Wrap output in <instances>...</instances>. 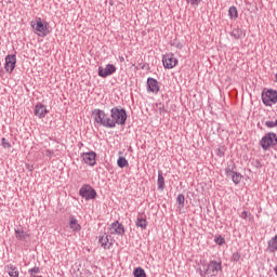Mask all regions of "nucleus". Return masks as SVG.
Instances as JSON below:
<instances>
[{"instance_id": "nucleus-37", "label": "nucleus", "mask_w": 277, "mask_h": 277, "mask_svg": "<svg viewBox=\"0 0 277 277\" xmlns=\"http://www.w3.org/2000/svg\"><path fill=\"white\" fill-rule=\"evenodd\" d=\"M53 155H55V153L51 149H47L45 150V157H49L51 159V157H53Z\"/></svg>"}, {"instance_id": "nucleus-11", "label": "nucleus", "mask_w": 277, "mask_h": 277, "mask_svg": "<svg viewBox=\"0 0 277 277\" xmlns=\"http://www.w3.org/2000/svg\"><path fill=\"white\" fill-rule=\"evenodd\" d=\"M109 237L107 234L98 236V243L104 250H111L114 247V240H109Z\"/></svg>"}, {"instance_id": "nucleus-36", "label": "nucleus", "mask_w": 277, "mask_h": 277, "mask_svg": "<svg viewBox=\"0 0 277 277\" xmlns=\"http://www.w3.org/2000/svg\"><path fill=\"white\" fill-rule=\"evenodd\" d=\"M250 215V212H248V211H242L241 212V214H240V217L242 219V220H248V216Z\"/></svg>"}, {"instance_id": "nucleus-26", "label": "nucleus", "mask_w": 277, "mask_h": 277, "mask_svg": "<svg viewBox=\"0 0 277 277\" xmlns=\"http://www.w3.org/2000/svg\"><path fill=\"white\" fill-rule=\"evenodd\" d=\"M235 168L236 166L234 164V162L228 163L225 169L226 176H233V174L235 173Z\"/></svg>"}, {"instance_id": "nucleus-34", "label": "nucleus", "mask_w": 277, "mask_h": 277, "mask_svg": "<svg viewBox=\"0 0 277 277\" xmlns=\"http://www.w3.org/2000/svg\"><path fill=\"white\" fill-rule=\"evenodd\" d=\"M200 1L201 0H186L187 3L194 6L200 5Z\"/></svg>"}, {"instance_id": "nucleus-7", "label": "nucleus", "mask_w": 277, "mask_h": 277, "mask_svg": "<svg viewBox=\"0 0 277 277\" xmlns=\"http://www.w3.org/2000/svg\"><path fill=\"white\" fill-rule=\"evenodd\" d=\"M162 64L164 66V68H168L169 70L174 68L176 66V64H179V60H176V57H174V54L169 53V54H164L162 56Z\"/></svg>"}, {"instance_id": "nucleus-27", "label": "nucleus", "mask_w": 277, "mask_h": 277, "mask_svg": "<svg viewBox=\"0 0 277 277\" xmlns=\"http://www.w3.org/2000/svg\"><path fill=\"white\" fill-rule=\"evenodd\" d=\"M133 276L134 277H146V271H144V268H142V267H136L133 271Z\"/></svg>"}, {"instance_id": "nucleus-10", "label": "nucleus", "mask_w": 277, "mask_h": 277, "mask_svg": "<svg viewBox=\"0 0 277 277\" xmlns=\"http://www.w3.org/2000/svg\"><path fill=\"white\" fill-rule=\"evenodd\" d=\"M16 68V55L12 54V55H6L5 56V65H4V69L12 74L14 72V69Z\"/></svg>"}, {"instance_id": "nucleus-21", "label": "nucleus", "mask_w": 277, "mask_h": 277, "mask_svg": "<svg viewBox=\"0 0 277 277\" xmlns=\"http://www.w3.org/2000/svg\"><path fill=\"white\" fill-rule=\"evenodd\" d=\"M5 269L9 274L10 277H18V268H16V266L10 264L5 266Z\"/></svg>"}, {"instance_id": "nucleus-38", "label": "nucleus", "mask_w": 277, "mask_h": 277, "mask_svg": "<svg viewBox=\"0 0 277 277\" xmlns=\"http://www.w3.org/2000/svg\"><path fill=\"white\" fill-rule=\"evenodd\" d=\"M217 156L219 157H224V151H222L221 148L217 149Z\"/></svg>"}, {"instance_id": "nucleus-19", "label": "nucleus", "mask_w": 277, "mask_h": 277, "mask_svg": "<svg viewBox=\"0 0 277 277\" xmlns=\"http://www.w3.org/2000/svg\"><path fill=\"white\" fill-rule=\"evenodd\" d=\"M230 36L235 38V40H241V38H246V31L241 28H236L230 32Z\"/></svg>"}, {"instance_id": "nucleus-18", "label": "nucleus", "mask_w": 277, "mask_h": 277, "mask_svg": "<svg viewBox=\"0 0 277 277\" xmlns=\"http://www.w3.org/2000/svg\"><path fill=\"white\" fill-rule=\"evenodd\" d=\"M15 237L18 241H27L29 239V234L23 229H15Z\"/></svg>"}, {"instance_id": "nucleus-9", "label": "nucleus", "mask_w": 277, "mask_h": 277, "mask_svg": "<svg viewBox=\"0 0 277 277\" xmlns=\"http://www.w3.org/2000/svg\"><path fill=\"white\" fill-rule=\"evenodd\" d=\"M114 72H116V67L114 64H107L106 67H98V77H102L103 79L110 77V75H114Z\"/></svg>"}, {"instance_id": "nucleus-4", "label": "nucleus", "mask_w": 277, "mask_h": 277, "mask_svg": "<svg viewBox=\"0 0 277 277\" xmlns=\"http://www.w3.org/2000/svg\"><path fill=\"white\" fill-rule=\"evenodd\" d=\"M79 196L84 198V200H94L96 198V190L89 184H84L79 190Z\"/></svg>"}, {"instance_id": "nucleus-22", "label": "nucleus", "mask_w": 277, "mask_h": 277, "mask_svg": "<svg viewBox=\"0 0 277 277\" xmlns=\"http://www.w3.org/2000/svg\"><path fill=\"white\" fill-rule=\"evenodd\" d=\"M228 16L232 19H236L239 16V12L237 11V6H230L228 10Z\"/></svg>"}, {"instance_id": "nucleus-39", "label": "nucleus", "mask_w": 277, "mask_h": 277, "mask_svg": "<svg viewBox=\"0 0 277 277\" xmlns=\"http://www.w3.org/2000/svg\"><path fill=\"white\" fill-rule=\"evenodd\" d=\"M120 62H124V57H120Z\"/></svg>"}, {"instance_id": "nucleus-32", "label": "nucleus", "mask_w": 277, "mask_h": 277, "mask_svg": "<svg viewBox=\"0 0 277 277\" xmlns=\"http://www.w3.org/2000/svg\"><path fill=\"white\" fill-rule=\"evenodd\" d=\"M28 274H31V275H34V274H40V267L35 266V267L30 268V269L28 271Z\"/></svg>"}, {"instance_id": "nucleus-3", "label": "nucleus", "mask_w": 277, "mask_h": 277, "mask_svg": "<svg viewBox=\"0 0 277 277\" xmlns=\"http://www.w3.org/2000/svg\"><path fill=\"white\" fill-rule=\"evenodd\" d=\"M262 103L266 105V107H272L277 104V91L276 90H267L265 93H262Z\"/></svg>"}, {"instance_id": "nucleus-25", "label": "nucleus", "mask_w": 277, "mask_h": 277, "mask_svg": "<svg viewBox=\"0 0 277 277\" xmlns=\"http://www.w3.org/2000/svg\"><path fill=\"white\" fill-rule=\"evenodd\" d=\"M118 168H129V160L124 157H119L117 160Z\"/></svg>"}, {"instance_id": "nucleus-15", "label": "nucleus", "mask_w": 277, "mask_h": 277, "mask_svg": "<svg viewBox=\"0 0 277 277\" xmlns=\"http://www.w3.org/2000/svg\"><path fill=\"white\" fill-rule=\"evenodd\" d=\"M147 88L148 92H154V94H157L159 92V81H157L155 78H148Z\"/></svg>"}, {"instance_id": "nucleus-23", "label": "nucleus", "mask_w": 277, "mask_h": 277, "mask_svg": "<svg viewBox=\"0 0 277 277\" xmlns=\"http://www.w3.org/2000/svg\"><path fill=\"white\" fill-rule=\"evenodd\" d=\"M229 176L232 177L233 183H235V185H239V183H241V180L243 179V175H241V173L239 172H235Z\"/></svg>"}, {"instance_id": "nucleus-14", "label": "nucleus", "mask_w": 277, "mask_h": 277, "mask_svg": "<svg viewBox=\"0 0 277 277\" xmlns=\"http://www.w3.org/2000/svg\"><path fill=\"white\" fill-rule=\"evenodd\" d=\"M136 227L146 230L148 228V221L146 220V214L138 212L135 221Z\"/></svg>"}, {"instance_id": "nucleus-2", "label": "nucleus", "mask_w": 277, "mask_h": 277, "mask_svg": "<svg viewBox=\"0 0 277 277\" xmlns=\"http://www.w3.org/2000/svg\"><path fill=\"white\" fill-rule=\"evenodd\" d=\"M110 120L113 121V129H116V124H127V110L120 106L110 109Z\"/></svg>"}, {"instance_id": "nucleus-6", "label": "nucleus", "mask_w": 277, "mask_h": 277, "mask_svg": "<svg viewBox=\"0 0 277 277\" xmlns=\"http://www.w3.org/2000/svg\"><path fill=\"white\" fill-rule=\"evenodd\" d=\"M277 144V136L276 133L271 132L266 134L262 140H261V146L264 150H267L269 146H276Z\"/></svg>"}, {"instance_id": "nucleus-30", "label": "nucleus", "mask_w": 277, "mask_h": 277, "mask_svg": "<svg viewBox=\"0 0 277 277\" xmlns=\"http://www.w3.org/2000/svg\"><path fill=\"white\" fill-rule=\"evenodd\" d=\"M214 241L217 243V246H224V243H226V240L222 236L216 237Z\"/></svg>"}, {"instance_id": "nucleus-29", "label": "nucleus", "mask_w": 277, "mask_h": 277, "mask_svg": "<svg viewBox=\"0 0 277 277\" xmlns=\"http://www.w3.org/2000/svg\"><path fill=\"white\" fill-rule=\"evenodd\" d=\"M234 263H239V261L241 260V253L239 252H234L232 254V259H230Z\"/></svg>"}, {"instance_id": "nucleus-28", "label": "nucleus", "mask_w": 277, "mask_h": 277, "mask_svg": "<svg viewBox=\"0 0 277 277\" xmlns=\"http://www.w3.org/2000/svg\"><path fill=\"white\" fill-rule=\"evenodd\" d=\"M176 202L179 203L181 209H183V207H185V195L183 194L177 195Z\"/></svg>"}, {"instance_id": "nucleus-35", "label": "nucleus", "mask_w": 277, "mask_h": 277, "mask_svg": "<svg viewBox=\"0 0 277 277\" xmlns=\"http://www.w3.org/2000/svg\"><path fill=\"white\" fill-rule=\"evenodd\" d=\"M265 127L274 129V127H276V121H265Z\"/></svg>"}, {"instance_id": "nucleus-40", "label": "nucleus", "mask_w": 277, "mask_h": 277, "mask_svg": "<svg viewBox=\"0 0 277 277\" xmlns=\"http://www.w3.org/2000/svg\"><path fill=\"white\" fill-rule=\"evenodd\" d=\"M275 79H276V82H277V72H276V75H275Z\"/></svg>"}, {"instance_id": "nucleus-41", "label": "nucleus", "mask_w": 277, "mask_h": 277, "mask_svg": "<svg viewBox=\"0 0 277 277\" xmlns=\"http://www.w3.org/2000/svg\"><path fill=\"white\" fill-rule=\"evenodd\" d=\"M275 127H277V120L275 121Z\"/></svg>"}, {"instance_id": "nucleus-17", "label": "nucleus", "mask_w": 277, "mask_h": 277, "mask_svg": "<svg viewBox=\"0 0 277 277\" xmlns=\"http://www.w3.org/2000/svg\"><path fill=\"white\" fill-rule=\"evenodd\" d=\"M158 192H163L166 189V177H163V172L161 170L158 171Z\"/></svg>"}, {"instance_id": "nucleus-20", "label": "nucleus", "mask_w": 277, "mask_h": 277, "mask_svg": "<svg viewBox=\"0 0 277 277\" xmlns=\"http://www.w3.org/2000/svg\"><path fill=\"white\" fill-rule=\"evenodd\" d=\"M69 227L75 233H79V230H81V225H79V222L74 216H70L69 219Z\"/></svg>"}, {"instance_id": "nucleus-13", "label": "nucleus", "mask_w": 277, "mask_h": 277, "mask_svg": "<svg viewBox=\"0 0 277 277\" xmlns=\"http://www.w3.org/2000/svg\"><path fill=\"white\" fill-rule=\"evenodd\" d=\"M109 232L110 235H119L120 237H122V235H124V226L120 222L115 221L114 223H111Z\"/></svg>"}, {"instance_id": "nucleus-1", "label": "nucleus", "mask_w": 277, "mask_h": 277, "mask_svg": "<svg viewBox=\"0 0 277 277\" xmlns=\"http://www.w3.org/2000/svg\"><path fill=\"white\" fill-rule=\"evenodd\" d=\"M92 117L94 124L104 127L105 129H113L114 121L111 120L110 116L105 113V110L95 108L92 110Z\"/></svg>"}, {"instance_id": "nucleus-8", "label": "nucleus", "mask_w": 277, "mask_h": 277, "mask_svg": "<svg viewBox=\"0 0 277 277\" xmlns=\"http://www.w3.org/2000/svg\"><path fill=\"white\" fill-rule=\"evenodd\" d=\"M80 157L87 166H91V167L96 166V153L95 151L82 153L80 155Z\"/></svg>"}, {"instance_id": "nucleus-5", "label": "nucleus", "mask_w": 277, "mask_h": 277, "mask_svg": "<svg viewBox=\"0 0 277 277\" xmlns=\"http://www.w3.org/2000/svg\"><path fill=\"white\" fill-rule=\"evenodd\" d=\"M220 272H222V262H217V261L213 260L208 264L205 275L206 276H217V274H220Z\"/></svg>"}, {"instance_id": "nucleus-33", "label": "nucleus", "mask_w": 277, "mask_h": 277, "mask_svg": "<svg viewBox=\"0 0 277 277\" xmlns=\"http://www.w3.org/2000/svg\"><path fill=\"white\" fill-rule=\"evenodd\" d=\"M3 148H12V144H10L5 137L2 138Z\"/></svg>"}, {"instance_id": "nucleus-16", "label": "nucleus", "mask_w": 277, "mask_h": 277, "mask_svg": "<svg viewBox=\"0 0 277 277\" xmlns=\"http://www.w3.org/2000/svg\"><path fill=\"white\" fill-rule=\"evenodd\" d=\"M35 116L38 118H44V116H47V106L41 103L37 104L35 107Z\"/></svg>"}, {"instance_id": "nucleus-31", "label": "nucleus", "mask_w": 277, "mask_h": 277, "mask_svg": "<svg viewBox=\"0 0 277 277\" xmlns=\"http://www.w3.org/2000/svg\"><path fill=\"white\" fill-rule=\"evenodd\" d=\"M159 114H166V106L162 103L156 104Z\"/></svg>"}, {"instance_id": "nucleus-12", "label": "nucleus", "mask_w": 277, "mask_h": 277, "mask_svg": "<svg viewBox=\"0 0 277 277\" xmlns=\"http://www.w3.org/2000/svg\"><path fill=\"white\" fill-rule=\"evenodd\" d=\"M36 31L38 36L45 38V36H49V24L42 23V19L39 18L37 21Z\"/></svg>"}, {"instance_id": "nucleus-24", "label": "nucleus", "mask_w": 277, "mask_h": 277, "mask_svg": "<svg viewBox=\"0 0 277 277\" xmlns=\"http://www.w3.org/2000/svg\"><path fill=\"white\" fill-rule=\"evenodd\" d=\"M268 248L271 252L277 251V235L268 241Z\"/></svg>"}]
</instances>
